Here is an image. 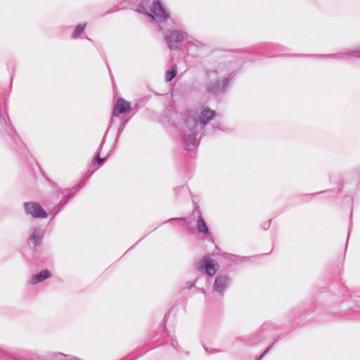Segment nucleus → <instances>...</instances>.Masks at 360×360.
Listing matches in <instances>:
<instances>
[{"instance_id":"13","label":"nucleus","mask_w":360,"mask_h":360,"mask_svg":"<svg viewBox=\"0 0 360 360\" xmlns=\"http://www.w3.org/2000/svg\"><path fill=\"white\" fill-rule=\"evenodd\" d=\"M176 75V65L172 67L171 70H168L165 73V80L167 82L172 81Z\"/></svg>"},{"instance_id":"4","label":"nucleus","mask_w":360,"mask_h":360,"mask_svg":"<svg viewBox=\"0 0 360 360\" xmlns=\"http://www.w3.org/2000/svg\"><path fill=\"white\" fill-rule=\"evenodd\" d=\"M23 206L25 213L31 215L34 218L44 219L48 217L46 212L38 202H26L24 203Z\"/></svg>"},{"instance_id":"10","label":"nucleus","mask_w":360,"mask_h":360,"mask_svg":"<svg viewBox=\"0 0 360 360\" xmlns=\"http://www.w3.org/2000/svg\"><path fill=\"white\" fill-rule=\"evenodd\" d=\"M195 212H197V214L199 215V219H198L197 224H196V227H197L198 233L205 234V235H209L210 232H209L208 227L206 225L205 221H204L203 218L202 217L200 210H195L194 212V214Z\"/></svg>"},{"instance_id":"8","label":"nucleus","mask_w":360,"mask_h":360,"mask_svg":"<svg viewBox=\"0 0 360 360\" xmlns=\"http://www.w3.org/2000/svg\"><path fill=\"white\" fill-rule=\"evenodd\" d=\"M130 103L127 102V101L122 98H119L114 105L112 115L114 117H118L122 113L129 112L130 110Z\"/></svg>"},{"instance_id":"6","label":"nucleus","mask_w":360,"mask_h":360,"mask_svg":"<svg viewBox=\"0 0 360 360\" xmlns=\"http://www.w3.org/2000/svg\"><path fill=\"white\" fill-rule=\"evenodd\" d=\"M229 78H224L221 82L219 79L215 82H210L207 86V90L208 92L213 94H221L225 92L229 85Z\"/></svg>"},{"instance_id":"19","label":"nucleus","mask_w":360,"mask_h":360,"mask_svg":"<svg viewBox=\"0 0 360 360\" xmlns=\"http://www.w3.org/2000/svg\"><path fill=\"white\" fill-rule=\"evenodd\" d=\"M127 122V120H125L124 122H123L120 124V127H119V129H118V136H119V135L122 133V131H123V129H124V127H125V124H126Z\"/></svg>"},{"instance_id":"18","label":"nucleus","mask_w":360,"mask_h":360,"mask_svg":"<svg viewBox=\"0 0 360 360\" xmlns=\"http://www.w3.org/2000/svg\"><path fill=\"white\" fill-rule=\"evenodd\" d=\"M99 155H100V152L98 151L96 154V162L99 165H101L103 163V162L105 161V158H101L99 157Z\"/></svg>"},{"instance_id":"25","label":"nucleus","mask_w":360,"mask_h":360,"mask_svg":"<svg viewBox=\"0 0 360 360\" xmlns=\"http://www.w3.org/2000/svg\"><path fill=\"white\" fill-rule=\"evenodd\" d=\"M103 143H104V140H103V141L101 142L99 148H101L103 146Z\"/></svg>"},{"instance_id":"16","label":"nucleus","mask_w":360,"mask_h":360,"mask_svg":"<svg viewBox=\"0 0 360 360\" xmlns=\"http://www.w3.org/2000/svg\"><path fill=\"white\" fill-rule=\"evenodd\" d=\"M54 356L56 358V360H65L67 358V356L62 353L55 354Z\"/></svg>"},{"instance_id":"2","label":"nucleus","mask_w":360,"mask_h":360,"mask_svg":"<svg viewBox=\"0 0 360 360\" xmlns=\"http://www.w3.org/2000/svg\"><path fill=\"white\" fill-rule=\"evenodd\" d=\"M137 11L159 22H165L169 18L159 0H142Z\"/></svg>"},{"instance_id":"23","label":"nucleus","mask_w":360,"mask_h":360,"mask_svg":"<svg viewBox=\"0 0 360 360\" xmlns=\"http://www.w3.org/2000/svg\"><path fill=\"white\" fill-rule=\"evenodd\" d=\"M186 219L184 218V217H179V218H173V219H170L169 221H174V220H185Z\"/></svg>"},{"instance_id":"22","label":"nucleus","mask_w":360,"mask_h":360,"mask_svg":"<svg viewBox=\"0 0 360 360\" xmlns=\"http://www.w3.org/2000/svg\"><path fill=\"white\" fill-rule=\"evenodd\" d=\"M177 189H178V190H181V191H185V192H186V191H187V188H186V186H181V187H180V188H176V189H175V191H176V190H177Z\"/></svg>"},{"instance_id":"24","label":"nucleus","mask_w":360,"mask_h":360,"mask_svg":"<svg viewBox=\"0 0 360 360\" xmlns=\"http://www.w3.org/2000/svg\"><path fill=\"white\" fill-rule=\"evenodd\" d=\"M70 360H80V359L77 357H72V358H71Z\"/></svg>"},{"instance_id":"15","label":"nucleus","mask_w":360,"mask_h":360,"mask_svg":"<svg viewBox=\"0 0 360 360\" xmlns=\"http://www.w3.org/2000/svg\"><path fill=\"white\" fill-rule=\"evenodd\" d=\"M85 27H86V24H84V25L79 24V25H77L72 34V37L74 39L77 38L82 34V32L84 31V29Z\"/></svg>"},{"instance_id":"3","label":"nucleus","mask_w":360,"mask_h":360,"mask_svg":"<svg viewBox=\"0 0 360 360\" xmlns=\"http://www.w3.org/2000/svg\"><path fill=\"white\" fill-rule=\"evenodd\" d=\"M166 42L170 49H179L183 44L191 43L193 37L181 30H167L165 33Z\"/></svg>"},{"instance_id":"20","label":"nucleus","mask_w":360,"mask_h":360,"mask_svg":"<svg viewBox=\"0 0 360 360\" xmlns=\"http://www.w3.org/2000/svg\"><path fill=\"white\" fill-rule=\"evenodd\" d=\"M269 226H270V221L264 223L263 228H264V229L267 230L269 228Z\"/></svg>"},{"instance_id":"17","label":"nucleus","mask_w":360,"mask_h":360,"mask_svg":"<svg viewBox=\"0 0 360 360\" xmlns=\"http://www.w3.org/2000/svg\"><path fill=\"white\" fill-rule=\"evenodd\" d=\"M271 347H272V345L267 347L266 349V350L256 360H261L271 350Z\"/></svg>"},{"instance_id":"1","label":"nucleus","mask_w":360,"mask_h":360,"mask_svg":"<svg viewBox=\"0 0 360 360\" xmlns=\"http://www.w3.org/2000/svg\"><path fill=\"white\" fill-rule=\"evenodd\" d=\"M215 115L214 110L207 108L202 109L200 114L193 110L187 112L181 135V141L185 150H191L195 147L198 134Z\"/></svg>"},{"instance_id":"5","label":"nucleus","mask_w":360,"mask_h":360,"mask_svg":"<svg viewBox=\"0 0 360 360\" xmlns=\"http://www.w3.org/2000/svg\"><path fill=\"white\" fill-rule=\"evenodd\" d=\"M196 268L198 270H205L207 274L212 276L217 271L219 265L214 260L206 256L197 263Z\"/></svg>"},{"instance_id":"7","label":"nucleus","mask_w":360,"mask_h":360,"mask_svg":"<svg viewBox=\"0 0 360 360\" xmlns=\"http://www.w3.org/2000/svg\"><path fill=\"white\" fill-rule=\"evenodd\" d=\"M229 283L230 280L227 276H217L214 283V288L221 295H223Z\"/></svg>"},{"instance_id":"14","label":"nucleus","mask_w":360,"mask_h":360,"mask_svg":"<svg viewBox=\"0 0 360 360\" xmlns=\"http://www.w3.org/2000/svg\"><path fill=\"white\" fill-rule=\"evenodd\" d=\"M82 187V184L77 185V186L75 188V191L72 193H70L65 198L62 199L60 201L59 205H60L61 207H63L68 202V200L70 198H71L75 194V193H77L79 190H80Z\"/></svg>"},{"instance_id":"21","label":"nucleus","mask_w":360,"mask_h":360,"mask_svg":"<svg viewBox=\"0 0 360 360\" xmlns=\"http://www.w3.org/2000/svg\"><path fill=\"white\" fill-rule=\"evenodd\" d=\"M172 346H173V347H174V348L177 349V347H178V343H177L176 340H172Z\"/></svg>"},{"instance_id":"12","label":"nucleus","mask_w":360,"mask_h":360,"mask_svg":"<svg viewBox=\"0 0 360 360\" xmlns=\"http://www.w3.org/2000/svg\"><path fill=\"white\" fill-rule=\"evenodd\" d=\"M359 55H360V49L350 51L348 52L339 53L333 55V56L336 58H338V59H344L346 58L358 57Z\"/></svg>"},{"instance_id":"9","label":"nucleus","mask_w":360,"mask_h":360,"mask_svg":"<svg viewBox=\"0 0 360 360\" xmlns=\"http://www.w3.org/2000/svg\"><path fill=\"white\" fill-rule=\"evenodd\" d=\"M43 232L39 228H35L31 233L29 240L34 246H39L42 243Z\"/></svg>"},{"instance_id":"11","label":"nucleus","mask_w":360,"mask_h":360,"mask_svg":"<svg viewBox=\"0 0 360 360\" xmlns=\"http://www.w3.org/2000/svg\"><path fill=\"white\" fill-rule=\"evenodd\" d=\"M51 276V272L49 270H43L41 272L34 275L30 279V283L35 285L38 283L42 282L46 278Z\"/></svg>"}]
</instances>
